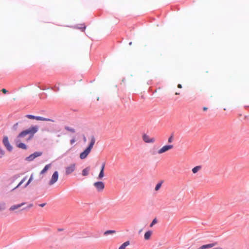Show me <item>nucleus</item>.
Returning a JSON list of instances; mask_svg holds the SVG:
<instances>
[{
  "mask_svg": "<svg viewBox=\"0 0 249 249\" xmlns=\"http://www.w3.org/2000/svg\"><path fill=\"white\" fill-rule=\"evenodd\" d=\"M213 96L211 93L209 95V98H213Z\"/></svg>",
  "mask_w": 249,
  "mask_h": 249,
  "instance_id": "obj_37",
  "label": "nucleus"
},
{
  "mask_svg": "<svg viewBox=\"0 0 249 249\" xmlns=\"http://www.w3.org/2000/svg\"><path fill=\"white\" fill-rule=\"evenodd\" d=\"M94 186L98 191H102L105 188L104 183L102 181L96 182L94 183Z\"/></svg>",
  "mask_w": 249,
  "mask_h": 249,
  "instance_id": "obj_9",
  "label": "nucleus"
},
{
  "mask_svg": "<svg viewBox=\"0 0 249 249\" xmlns=\"http://www.w3.org/2000/svg\"><path fill=\"white\" fill-rule=\"evenodd\" d=\"M26 179V178L25 177L24 178L20 181V182L18 183V184L14 188L13 190H15L17 188H18V187H19Z\"/></svg>",
  "mask_w": 249,
  "mask_h": 249,
  "instance_id": "obj_20",
  "label": "nucleus"
},
{
  "mask_svg": "<svg viewBox=\"0 0 249 249\" xmlns=\"http://www.w3.org/2000/svg\"><path fill=\"white\" fill-rule=\"evenodd\" d=\"M115 232H116L115 231H114V230H108V231H106L104 232V235H107L109 234L115 233Z\"/></svg>",
  "mask_w": 249,
  "mask_h": 249,
  "instance_id": "obj_19",
  "label": "nucleus"
},
{
  "mask_svg": "<svg viewBox=\"0 0 249 249\" xmlns=\"http://www.w3.org/2000/svg\"><path fill=\"white\" fill-rule=\"evenodd\" d=\"M22 138H18V135L17 139L15 140L16 144L18 147L22 149H27L26 145L24 143L20 142L22 141Z\"/></svg>",
  "mask_w": 249,
  "mask_h": 249,
  "instance_id": "obj_7",
  "label": "nucleus"
},
{
  "mask_svg": "<svg viewBox=\"0 0 249 249\" xmlns=\"http://www.w3.org/2000/svg\"><path fill=\"white\" fill-rule=\"evenodd\" d=\"M1 91L4 94L7 92V90L5 89H2Z\"/></svg>",
  "mask_w": 249,
  "mask_h": 249,
  "instance_id": "obj_31",
  "label": "nucleus"
},
{
  "mask_svg": "<svg viewBox=\"0 0 249 249\" xmlns=\"http://www.w3.org/2000/svg\"><path fill=\"white\" fill-rule=\"evenodd\" d=\"M33 207V204H32V203H30V204H29L28 205V206L27 208H32V207Z\"/></svg>",
  "mask_w": 249,
  "mask_h": 249,
  "instance_id": "obj_33",
  "label": "nucleus"
},
{
  "mask_svg": "<svg viewBox=\"0 0 249 249\" xmlns=\"http://www.w3.org/2000/svg\"><path fill=\"white\" fill-rule=\"evenodd\" d=\"M173 136H171L168 138V142L171 143L173 142Z\"/></svg>",
  "mask_w": 249,
  "mask_h": 249,
  "instance_id": "obj_28",
  "label": "nucleus"
},
{
  "mask_svg": "<svg viewBox=\"0 0 249 249\" xmlns=\"http://www.w3.org/2000/svg\"><path fill=\"white\" fill-rule=\"evenodd\" d=\"M142 139L143 141L146 143H153L155 142V139L154 138H150L146 134L143 135Z\"/></svg>",
  "mask_w": 249,
  "mask_h": 249,
  "instance_id": "obj_10",
  "label": "nucleus"
},
{
  "mask_svg": "<svg viewBox=\"0 0 249 249\" xmlns=\"http://www.w3.org/2000/svg\"><path fill=\"white\" fill-rule=\"evenodd\" d=\"M25 204V203L23 202L20 204L12 205L9 208V210L11 211H14L15 210L19 208L20 207H21V206H23Z\"/></svg>",
  "mask_w": 249,
  "mask_h": 249,
  "instance_id": "obj_12",
  "label": "nucleus"
},
{
  "mask_svg": "<svg viewBox=\"0 0 249 249\" xmlns=\"http://www.w3.org/2000/svg\"><path fill=\"white\" fill-rule=\"evenodd\" d=\"M65 129L66 130H67L70 132H71V133H75V130L74 128L69 127V126H65Z\"/></svg>",
  "mask_w": 249,
  "mask_h": 249,
  "instance_id": "obj_18",
  "label": "nucleus"
},
{
  "mask_svg": "<svg viewBox=\"0 0 249 249\" xmlns=\"http://www.w3.org/2000/svg\"><path fill=\"white\" fill-rule=\"evenodd\" d=\"M55 88L56 89V91H58L59 90V88L58 87H57L55 86Z\"/></svg>",
  "mask_w": 249,
  "mask_h": 249,
  "instance_id": "obj_34",
  "label": "nucleus"
},
{
  "mask_svg": "<svg viewBox=\"0 0 249 249\" xmlns=\"http://www.w3.org/2000/svg\"><path fill=\"white\" fill-rule=\"evenodd\" d=\"M217 244V243L216 242H214V243H211V244L204 245H203V246H201L200 247H199L198 249H207L211 248L216 246Z\"/></svg>",
  "mask_w": 249,
  "mask_h": 249,
  "instance_id": "obj_11",
  "label": "nucleus"
},
{
  "mask_svg": "<svg viewBox=\"0 0 249 249\" xmlns=\"http://www.w3.org/2000/svg\"><path fill=\"white\" fill-rule=\"evenodd\" d=\"M90 170L89 167H88L82 170V174L83 176H87L89 175V172Z\"/></svg>",
  "mask_w": 249,
  "mask_h": 249,
  "instance_id": "obj_15",
  "label": "nucleus"
},
{
  "mask_svg": "<svg viewBox=\"0 0 249 249\" xmlns=\"http://www.w3.org/2000/svg\"><path fill=\"white\" fill-rule=\"evenodd\" d=\"M162 183V182H160L158 183L156 185V187L155 188V190L156 191H158L160 189V188L161 186Z\"/></svg>",
  "mask_w": 249,
  "mask_h": 249,
  "instance_id": "obj_21",
  "label": "nucleus"
},
{
  "mask_svg": "<svg viewBox=\"0 0 249 249\" xmlns=\"http://www.w3.org/2000/svg\"><path fill=\"white\" fill-rule=\"evenodd\" d=\"M33 175H32L31 176L29 180L28 181V182L26 184V185L25 186V187H26L30 183V182L33 180Z\"/></svg>",
  "mask_w": 249,
  "mask_h": 249,
  "instance_id": "obj_25",
  "label": "nucleus"
},
{
  "mask_svg": "<svg viewBox=\"0 0 249 249\" xmlns=\"http://www.w3.org/2000/svg\"><path fill=\"white\" fill-rule=\"evenodd\" d=\"M104 171H100V172L98 176V178L101 179L104 177Z\"/></svg>",
  "mask_w": 249,
  "mask_h": 249,
  "instance_id": "obj_24",
  "label": "nucleus"
},
{
  "mask_svg": "<svg viewBox=\"0 0 249 249\" xmlns=\"http://www.w3.org/2000/svg\"><path fill=\"white\" fill-rule=\"evenodd\" d=\"M26 117L30 119H36L37 121H48V122H54V120L49 119V118H46L40 116H35L32 115H26Z\"/></svg>",
  "mask_w": 249,
  "mask_h": 249,
  "instance_id": "obj_3",
  "label": "nucleus"
},
{
  "mask_svg": "<svg viewBox=\"0 0 249 249\" xmlns=\"http://www.w3.org/2000/svg\"><path fill=\"white\" fill-rule=\"evenodd\" d=\"M46 205V203H41V204H39V206H40V207H44Z\"/></svg>",
  "mask_w": 249,
  "mask_h": 249,
  "instance_id": "obj_32",
  "label": "nucleus"
},
{
  "mask_svg": "<svg viewBox=\"0 0 249 249\" xmlns=\"http://www.w3.org/2000/svg\"><path fill=\"white\" fill-rule=\"evenodd\" d=\"M105 167V163H103L102 165L101 171H104Z\"/></svg>",
  "mask_w": 249,
  "mask_h": 249,
  "instance_id": "obj_30",
  "label": "nucleus"
},
{
  "mask_svg": "<svg viewBox=\"0 0 249 249\" xmlns=\"http://www.w3.org/2000/svg\"><path fill=\"white\" fill-rule=\"evenodd\" d=\"M173 148V145H164L163 147L160 148L158 151V154H161L163 153L166 152L170 150Z\"/></svg>",
  "mask_w": 249,
  "mask_h": 249,
  "instance_id": "obj_5",
  "label": "nucleus"
},
{
  "mask_svg": "<svg viewBox=\"0 0 249 249\" xmlns=\"http://www.w3.org/2000/svg\"><path fill=\"white\" fill-rule=\"evenodd\" d=\"M75 141L76 140L75 138H73L70 141V143L71 144H73L75 142Z\"/></svg>",
  "mask_w": 249,
  "mask_h": 249,
  "instance_id": "obj_29",
  "label": "nucleus"
},
{
  "mask_svg": "<svg viewBox=\"0 0 249 249\" xmlns=\"http://www.w3.org/2000/svg\"><path fill=\"white\" fill-rule=\"evenodd\" d=\"M51 167V164H47L40 172V174H44Z\"/></svg>",
  "mask_w": 249,
  "mask_h": 249,
  "instance_id": "obj_14",
  "label": "nucleus"
},
{
  "mask_svg": "<svg viewBox=\"0 0 249 249\" xmlns=\"http://www.w3.org/2000/svg\"><path fill=\"white\" fill-rule=\"evenodd\" d=\"M152 234V231H146L144 235V239L146 240H149L150 239Z\"/></svg>",
  "mask_w": 249,
  "mask_h": 249,
  "instance_id": "obj_13",
  "label": "nucleus"
},
{
  "mask_svg": "<svg viewBox=\"0 0 249 249\" xmlns=\"http://www.w3.org/2000/svg\"><path fill=\"white\" fill-rule=\"evenodd\" d=\"M175 94H176V95H179V93L176 92V93H175Z\"/></svg>",
  "mask_w": 249,
  "mask_h": 249,
  "instance_id": "obj_38",
  "label": "nucleus"
},
{
  "mask_svg": "<svg viewBox=\"0 0 249 249\" xmlns=\"http://www.w3.org/2000/svg\"><path fill=\"white\" fill-rule=\"evenodd\" d=\"M35 159V157H34L33 154H32L30 155L29 157H28L26 158V160L29 161H32L33 160H34Z\"/></svg>",
  "mask_w": 249,
  "mask_h": 249,
  "instance_id": "obj_23",
  "label": "nucleus"
},
{
  "mask_svg": "<svg viewBox=\"0 0 249 249\" xmlns=\"http://www.w3.org/2000/svg\"><path fill=\"white\" fill-rule=\"evenodd\" d=\"M95 142V138L92 136L90 138V141L88 147L80 154V158L82 160L85 159L87 158L88 155L90 153L92 148L93 147Z\"/></svg>",
  "mask_w": 249,
  "mask_h": 249,
  "instance_id": "obj_2",
  "label": "nucleus"
},
{
  "mask_svg": "<svg viewBox=\"0 0 249 249\" xmlns=\"http://www.w3.org/2000/svg\"><path fill=\"white\" fill-rule=\"evenodd\" d=\"M38 130V126L37 125L31 126L28 129L22 131L18 134V138H24L27 135H29V138L27 139V141L32 139Z\"/></svg>",
  "mask_w": 249,
  "mask_h": 249,
  "instance_id": "obj_1",
  "label": "nucleus"
},
{
  "mask_svg": "<svg viewBox=\"0 0 249 249\" xmlns=\"http://www.w3.org/2000/svg\"><path fill=\"white\" fill-rule=\"evenodd\" d=\"M207 109H208V108L207 107H203V110L204 111H206V110H207Z\"/></svg>",
  "mask_w": 249,
  "mask_h": 249,
  "instance_id": "obj_36",
  "label": "nucleus"
},
{
  "mask_svg": "<svg viewBox=\"0 0 249 249\" xmlns=\"http://www.w3.org/2000/svg\"><path fill=\"white\" fill-rule=\"evenodd\" d=\"M84 142L86 141V138L85 137L84 138Z\"/></svg>",
  "mask_w": 249,
  "mask_h": 249,
  "instance_id": "obj_39",
  "label": "nucleus"
},
{
  "mask_svg": "<svg viewBox=\"0 0 249 249\" xmlns=\"http://www.w3.org/2000/svg\"><path fill=\"white\" fill-rule=\"evenodd\" d=\"M33 154L34 157H35V158H36L38 157L41 156L42 154V153L41 152H36L34 153Z\"/></svg>",
  "mask_w": 249,
  "mask_h": 249,
  "instance_id": "obj_22",
  "label": "nucleus"
},
{
  "mask_svg": "<svg viewBox=\"0 0 249 249\" xmlns=\"http://www.w3.org/2000/svg\"><path fill=\"white\" fill-rule=\"evenodd\" d=\"M157 223V220L156 218H155L153 220V221H152V222L151 223L150 225V227H152L154 225H155V224H156Z\"/></svg>",
  "mask_w": 249,
  "mask_h": 249,
  "instance_id": "obj_27",
  "label": "nucleus"
},
{
  "mask_svg": "<svg viewBox=\"0 0 249 249\" xmlns=\"http://www.w3.org/2000/svg\"><path fill=\"white\" fill-rule=\"evenodd\" d=\"M81 26L78 27V28L81 30L82 31H84L86 28V26L85 24L80 25Z\"/></svg>",
  "mask_w": 249,
  "mask_h": 249,
  "instance_id": "obj_26",
  "label": "nucleus"
},
{
  "mask_svg": "<svg viewBox=\"0 0 249 249\" xmlns=\"http://www.w3.org/2000/svg\"><path fill=\"white\" fill-rule=\"evenodd\" d=\"M129 245V242L126 241L123 243L119 248V249H125L126 246Z\"/></svg>",
  "mask_w": 249,
  "mask_h": 249,
  "instance_id": "obj_17",
  "label": "nucleus"
},
{
  "mask_svg": "<svg viewBox=\"0 0 249 249\" xmlns=\"http://www.w3.org/2000/svg\"><path fill=\"white\" fill-rule=\"evenodd\" d=\"M58 176H59V175H58V173L57 171H55L53 173V174L51 177V178L49 182V185H50V186L53 185L55 182H57V181L58 180Z\"/></svg>",
  "mask_w": 249,
  "mask_h": 249,
  "instance_id": "obj_6",
  "label": "nucleus"
},
{
  "mask_svg": "<svg viewBox=\"0 0 249 249\" xmlns=\"http://www.w3.org/2000/svg\"><path fill=\"white\" fill-rule=\"evenodd\" d=\"M76 164L71 163L68 165L65 168L66 175H69L72 174L76 169Z\"/></svg>",
  "mask_w": 249,
  "mask_h": 249,
  "instance_id": "obj_4",
  "label": "nucleus"
},
{
  "mask_svg": "<svg viewBox=\"0 0 249 249\" xmlns=\"http://www.w3.org/2000/svg\"><path fill=\"white\" fill-rule=\"evenodd\" d=\"M3 143L4 145L6 147L8 150L11 151L12 149V147L10 145L8 138L7 136H4L3 139Z\"/></svg>",
  "mask_w": 249,
  "mask_h": 249,
  "instance_id": "obj_8",
  "label": "nucleus"
},
{
  "mask_svg": "<svg viewBox=\"0 0 249 249\" xmlns=\"http://www.w3.org/2000/svg\"><path fill=\"white\" fill-rule=\"evenodd\" d=\"M131 44H132V42H130V43H129V44H130V45H131Z\"/></svg>",
  "mask_w": 249,
  "mask_h": 249,
  "instance_id": "obj_40",
  "label": "nucleus"
},
{
  "mask_svg": "<svg viewBox=\"0 0 249 249\" xmlns=\"http://www.w3.org/2000/svg\"><path fill=\"white\" fill-rule=\"evenodd\" d=\"M178 88H179V89L182 88V86H181V84H178Z\"/></svg>",
  "mask_w": 249,
  "mask_h": 249,
  "instance_id": "obj_35",
  "label": "nucleus"
},
{
  "mask_svg": "<svg viewBox=\"0 0 249 249\" xmlns=\"http://www.w3.org/2000/svg\"><path fill=\"white\" fill-rule=\"evenodd\" d=\"M201 169V166H196L192 169V172L194 174H196Z\"/></svg>",
  "mask_w": 249,
  "mask_h": 249,
  "instance_id": "obj_16",
  "label": "nucleus"
}]
</instances>
